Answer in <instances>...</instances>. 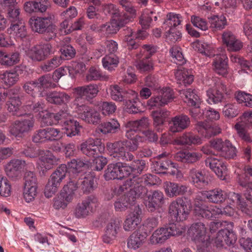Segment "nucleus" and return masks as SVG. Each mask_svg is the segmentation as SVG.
Instances as JSON below:
<instances>
[{"label":"nucleus","instance_id":"f257e3e1","mask_svg":"<svg viewBox=\"0 0 252 252\" xmlns=\"http://www.w3.org/2000/svg\"><path fill=\"white\" fill-rule=\"evenodd\" d=\"M138 146V138L135 137L131 140L123 139L113 143L108 142L106 144V148L113 159L130 162L133 159V155L131 152L136 151Z\"/></svg>","mask_w":252,"mask_h":252},{"label":"nucleus","instance_id":"f03ea898","mask_svg":"<svg viewBox=\"0 0 252 252\" xmlns=\"http://www.w3.org/2000/svg\"><path fill=\"white\" fill-rule=\"evenodd\" d=\"M82 153L89 158H96L94 161V169L101 170L107 163L106 158L100 156L105 150L104 144L101 139L89 138L80 145Z\"/></svg>","mask_w":252,"mask_h":252},{"label":"nucleus","instance_id":"7ed1b4c3","mask_svg":"<svg viewBox=\"0 0 252 252\" xmlns=\"http://www.w3.org/2000/svg\"><path fill=\"white\" fill-rule=\"evenodd\" d=\"M191 208L190 200L186 197H178L170 203L168 213L173 220L183 221L188 218Z\"/></svg>","mask_w":252,"mask_h":252},{"label":"nucleus","instance_id":"20e7f679","mask_svg":"<svg viewBox=\"0 0 252 252\" xmlns=\"http://www.w3.org/2000/svg\"><path fill=\"white\" fill-rule=\"evenodd\" d=\"M119 189L122 191L127 190L126 192L129 196L133 197L135 202L136 198H143L148 193L147 189L143 185L141 178L133 176L132 179L126 180Z\"/></svg>","mask_w":252,"mask_h":252},{"label":"nucleus","instance_id":"39448f33","mask_svg":"<svg viewBox=\"0 0 252 252\" xmlns=\"http://www.w3.org/2000/svg\"><path fill=\"white\" fill-rule=\"evenodd\" d=\"M174 97V91L172 89L169 87L163 88L159 91L158 95L151 97L148 101L147 104L150 109L159 108L171 102Z\"/></svg>","mask_w":252,"mask_h":252},{"label":"nucleus","instance_id":"423d86ee","mask_svg":"<svg viewBox=\"0 0 252 252\" xmlns=\"http://www.w3.org/2000/svg\"><path fill=\"white\" fill-rule=\"evenodd\" d=\"M73 93L75 95L74 100L81 99L84 101V99L90 101L94 98L99 92L97 85L90 84L89 85L77 87L73 89Z\"/></svg>","mask_w":252,"mask_h":252},{"label":"nucleus","instance_id":"0eeeda50","mask_svg":"<svg viewBox=\"0 0 252 252\" xmlns=\"http://www.w3.org/2000/svg\"><path fill=\"white\" fill-rule=\"evenodd\" d=\"M34 123L33 118L31 117L16 121L12 125L10 131L16 137H22L32 129Z\"/></svg>","mask_w":252,"mask_h":252},{"label":"nucleus","instance_id":"6e6552de","mask_svg":"<svg viewBox=\"0 0 252 252\" xmlns=\"http://www.w3.org/2000/svg\"><path fill=\"white\" fill-rule=\"evenodd\" d=\"M140 54H137L138 59L143 58L139 61L137 64V67L141 71H150L153 69V63L150 58L156 52V49L154 46L144 45L142 47V50L140 51Z\"/></svg>","mask_w":252,"mask_h":252},{"label":"nucleus","instance_id":"1a4fd4ad","mask_svg":"<svg viewBox=\"0 0 252 252\" xmlns=\"http://www.w3.org/2000/svg\"><path fill=\"white\" fill-rule=\"evenodd\" d=\"M147 198L145 206L148 212L152 213L160 211V209L164 202V195L161 191L154 190L147 194Z\"/></svg>","mask_w":252,"mask_h":252},{"label":"nucleus","instance_id":"9d476101","mask_svg":"<svg viewBox=\"0 0 252 252\" xmlns=\"http://www.w3.org/2000/svg\"><path fill=\"white\" fill-rule=\"evenodd\" d=\"M142 210L139 205L135 206L133 211L126 217L124 223V229L126 231L134 230L141 221Z\"/></svg>","mask_w":252,"mask_h":252},{"label":"nucleus","instance_id":"9b49d317","mask_svg":"<svg viewBox=\"0 0 252 252\" xmlns=\"http://www.w3.org/2000/svg\"><path fill=\"white\" fill-rule=\"evenodd\" d=\"M190 124L189 118L184 114L172 118L169 122V130L173 132H178L188 128Z\"/></svg>","mask_w":252,"mask_h":252},{"label":"nucleus","instance_id":"f8f14e48","mask_svg":"<svg viewBox=\"0 0 252 252\" xmlns=\"http://www.w3.org/2000/svg\"><path fill=\"white\" fill-rule=\"evenodd\" d=\"M80 176L75 175H69V181L64 185L62 192L64 194L63 197L67 202H70L73 198L75 191L79 189Z\"/></svg>","mask_w":252,"mask_h":252},{"label":"nucleus","instance_id":"ddd939ff","mask_svg":"<svg viewBox=\"0 0 252 252\" xmlns=\"http://www.w3.org/2000/svg\"><path fill=\"white\" fill-rule=\"evenodd\" d=\"M52 16L31 18L29 21V24L31 29L34 32L43 34L47 29L52 24Z\"/></svg>","mask_w":252,"mask_h":252},{"label":"nucleus","instance_id":"4468645a","mask_svg":"<svg viewBox=\"0 0 252 252\" xmlns=\"http://www.w3.org/2000/svg\"><path fill=\"white\" fill-rule=\"evenodd\" d=\"M121 227V222L119 219H111L106 226L105 234L103 237V241L106 243H109L115 240L120 231Z\"/></svg>","mask_w":252,"mask_h":252},{"label":"nucleus","instance_id":"2eb2a0df","mask_svg":"<svg viewBox=\"0 0 252 252\" xmlns=\"http://www.w3.org/2000/svg\"><path fill=\"white\" fill-rule=\"evenodd\" d=\"M25 164V160L16 158L11 159L5 167L6 175L11 179L16 180L20 175L21 170Z\"/></svg>","mask_w":252,"mask_h":252},{"label":"nucleus","instance_id":"dca6fc26","mask_svg":"<svg viewBox=\"0 0 252 252\" xmlns=\"http://www.w3.org/2000/svg\"><path fill=\"white\" fill-rule=\"evenodd\" d=\"M207 167H209L216 175L220 178H224L226 172V167L224 163L219 159L210 156L205 160Z\"/></svg>","mask_w":252,"mask_h":252},{"label":"nucleus","instance_id":"f3484780","mask_svg":"<svg viewBox=\"0 0 252 252\" xmlns=\"http://www.w3.org/2000/svg\"><path fill=\"white\" fill-rule=\"evenodd\" d=\"M79 189L83 193L89 194L93 192L97 188L95 177L91 173L80 176Z\"/></svg>","mask_w":252,"mask_h":252},{"label":"nucleus","instance_id":"a211bd4d","mask_svg":"<svg viewBox=\"0 0 252 252\" xmlns=\"http://www.w3.org/2000/svg\"><path fill=\"white\" fill-rule=\"evenodd\" d=\"M226 86L221 82H218L216 85V90L209 89L207 91L209 103H217L223 99V93L227 94Z\"/></svg>","mask_w":252,"mask_h":252},{"label":"nucleus","instance_id":"6ab92c4d","mask_svg":"<svg viewBox=\"0 0 252 252\" xmlns=\"http://www.w3.org/2000/svg\"><path fill=\"white\" fill-rule=\"evenodd\" d=\"M166 195L169 197L182 195L188 191V187L174 182H166L164 186Z\"/></svg>","mask_w":252,"mask_h":252},{"label":"nucleus","instance_id":"aec40b11","mask_svg":"<svg viewBox=\"0 0 252 252\" xmlns=\"http://www.w3.org/2000/svg\"><path fill=\"white\" fill-rule=\"evenodd\" d=\"M207 228L203 222H198L192 224L188 230L189 235L193 241L205 239Z\"/></svg>","mask_w":252,"mask_h":252},{"label":"nucleus","instance_id":"412c9836","mask_svg":"<svg viewBox=\"0 0 252 252\" xmlns=\"http://www.w3.org/2000/svg\"><path fill=\"white\" fill-rule=\"evenodd\" d=\"M228 58L226 55L221 54L217 55L214 62L215 72L222 76L226 75L228 73Z\"/></svg>","mask_w":252,"mask_h":252},{"label":"nucleus","instance_id":"4be33fe9","mask_svg":"<svg viewBox=\"0 0 252 252\" xmlns=\"http://www.w3.org/2000/svg\"><path fill=\"white\" fill-rule=\"evenodd\" d=\"M45 96L48 102L56 105L68 103L71 99L70 95L63 92L53 91L48 94L45 93Z\"/></svg>","mask_w":252,"mask_h":252},{"label":"nucleus","instance_id":"5701e85b","mask_svg":"<svg viewBox=\"0 0 252 252\" xmlns=\"http://www.w3.org/2000/svg\"><path fill=\"white\" fill-rule=\"evenodd\" d=\"M177 161L187 164H193L199 161L202 158V154L198 152L189 151L180 152L175 156Z\"/></svg>","mask_w":252,"mask_h":252},{"label":"nucleus","instance_id":"b1692460","mask_svg":"<svg viewBox=\"0 0 252 252\" xmlns=\"http://www.w3.org/2000/svg\"><path fill=\"white\" fill-rule=\"evenodd\" d=\"M133 198V197L129 196L126 192L119 196L114 203L115 211L123 212L129 208L134 203Z\"/></svg>","mask_w":252,"mask_h":252},{"label":"nucleus","instance_id":"393cba45","mask_svg":"<svg viewBox=\"0 0 252 252\" xmlns=\"http://www.w3.org/2000/svg\"><path fill=\"white\" fill-rule=\"evenodd\" d=\"M202 195L208 202L215 204L221 203L226 199L224 192L219 188L205 191Z\"/></svg>","mask_w":252,"mask_h":252},{"label":"nucleus","instance_id":"a878e982","mask_svg":"<svg viewBox=\"0 0 252 252\" xmlns=\"http://www.w3.org/2000/svg\"><path fill=\"white\" fill-rule=\"evenodd\" d=\"M198 131L202 133V135L208 139L214 136L221 132L220 128L216 126H210L203 122H198L196 124Z\"/></svg>","mask_w":252,"mask_h":252},{"label":"nucleus","instance_id":"bb28decb","mask_svg":"<svg viewBox=\"0 0 252 252\" xmlns=\"http://www.w3.org/2000/svg\"><path fill=\"white\" fill-rule=\"evenodd\" d=\"M189 177L191 179L195 186L198 188L201 189L208 184V181L206 180L205 175L201 170H197L195 168L189 170Z\"/></svg>","mask_w":252,"mask_h":252},{"label":"nucleus","instance_id":"cd10ccee","mask_svg":"<svg viewBox=\"0 0 252 252\" xmlns=\"http://www.w3.org/2000/svg\"><path fill=\"white\" fill-rule=\"evenodd\" d=\"M175 143L178 145L189 146L192 144H200L202 140L198 135L191 133H186L175 139Z\"/></svg>","mask_w":252,"mask_h":252},{"label":"nucleus","instance_id":"c85d7f7f","mask_svg":"<svg viewBox=\"0 0 252 252\" xmlns=\"http://www.w3.org/2000/svg\"><path fill=\"white\" fill-rule=\"evenodd\" d=\"M179 93L185 102L187 103L189 106L200 105V99L194 91L191 89L180 90Z\"/></svg>","mask_w":252,"mask_h":252},{"label":"nucleus","instance_id":"c756f323","mask_svg":"<svg viewBox=\"0 0 252 252\" xmlns=\"http://www.w3.org/2000/svg\"><path fill=\"white\" fill-rule=\"evenodd\" d=\"M23 89L26 93L33 97H35L37 95L43 97L45 94V91L39 90L36 79L26 82L23 85Z\"/></svg>","mask_w":252,"mask_h":252},{"label":"nucleus","instance_id":"7c9ffc66","mask_svg":"<svg viewBox=\"0 0 252 252\" xmlns=\"http://www.w3.org/2000/svg\"><path fill=\"white\" fill-rule=\"evenodd\" d=\"M175 75L178 83L181 85L186 86L190 85L193 81V75L188 69L185 68L177 70L175 72Z\"/></svg>","mask_w":252,"mask_h":252},{"label":"nucleus","instance_id":"2f4dec72","mask_svg":"<svg viewBox=\"0 0 252 252\" xmlns=\"http://www.w3.org/2000/svg\"><path fill=\"white\" fill-rule=\"evenodd\" d=\"M145 239L146 236L144 234L135 231L128 239L127 246L130 249L136 250L142 246Z\"/></svg>","mask_w":252,"mask_h":252},{"label":"nucleus","instance_id":"473e14b6","mask_svg":"<svg viewBox=\"0 0 252 252\" xmlns=\"http://www.w3.org/2000/svg\"><path fill=\"white\" fill-rule=\"evenodd\" d=\"M103 134H114L120 130V125L115 119H111L109 121L102 123L98 128Z\"/></svg>","mask_w":252,"mask_h":252},{"label":"nucleus","instance_id":"72a5a7b5","mask_svg":"<svg viewBox=\"0 0 252 252\" xmlns=\"http://www.w3.org/2000/svg\"><path fill=\"white\" fill-rule=\"evenodd\" d=\"M71 105L75 109L79 117L82 120H84L85 117L91 110L92 107L84 103V101H81V99L73 100L71 102Z\"/></svg>","mask_w":252,"mask_h":252},{"label":"nucleus","instance_id":"f704fd0d","mask_svg":"<svg viewBox=\"0 0 252 252\" xmlns=\"http://www.w3.org/2000/svg\"><path fill=\"white\" fill-rule=\"evenodd\" d=\"M20 61V55L18 52L6 54L0 50V63L6 66H12L17 63Z\"/></svg>","mask_w":252,"mask_h":252},{"label":"nucleus","instance_id":"c9c22d12","mask_svg":"<svg viewBox=\"0 0 252 252\" xmlns=\"http://www.w3.org/2000/svg\"><path fill=\"white\" fill-rule=\"evenodd\" d=\"M64 133L67 136L70 137L79 135L82 128V126L80 125L79 122L70 118L64 125Z\"/></svg>","mask_w":252,"mask_h":252},{"label":"nucleus","instance_id":"e433bc0d","mask_svg":"<svg viewBox=\"0 0 252 252\" xmlns=\"http://www.w3.org/2000/svg\"><path fill=\"white\" fill-rule=\"evenodd\" d=\"M8 33L14 34L17 38H23L27 35V32L24 23L18 21L15 23H11L10 28L7 30Z\"/></svg>","mask_w":252,"mask_h":252},{"label":"nucleus","instance_id":"4c0bfd02","mask_svg":"<svg viewBox=\"0 0 252 252\" xmlns=\"http://www.w3.org/2000/svg\"><path fill=\"white\" fill-rule=\"evenodd\" d=\"M170 238L168 229L166 227H161L156 230L151 237V242L154 244L163 243Z\"/></svg>","mask_w":252,"mask_h":252},{"label":"nucleus","instance_id":"58836bf2","mask_svg":"<svg viewBox=\"0 0 252 252\" xmlns=\"http://www.w3.org/2000/svg\"><path fill=\"white\" fill-rule=\"evenodd\" d=\"M67 171V165L62 164L51 174L49 180L56 184V185L60 186L61 183L66 176Z\"/></svg>","mask_w":252,"mask_h":252},{"label":"nucleus","instance_id":"ea45409f","mask_svg":"<svg viewBox=\"0 0 252 252\" xmlns=\"http://www.w3.org/2000/svg\"><path fill=\"white\" fill-rule=\"evenodd\" d=\"M68 169L70 170V175H75L78 176H81L83 175L81 174L82 168L85 166H87V164L85 163L80 158L72 159L67 162Z\"/></svg>","mask_w":252,"mask_h":252},{"label":"nucleus","instance_id":"a19ab883","mask_svg":"<svg viewBox=\"0 0 252 252\" xmlns=\"http://www.w3.org/2000/svg\"><path fill=\"white\" fill-rule=\"evenodd\" d=\"M85 79L87 82L96 80H107L109 77L102 74L101 71L96 67L92 66L86 75Z\"/></svg>","mask_w":252,"mask_h":252},{"label":"nucleus","instance_id":"79ce46f5","mask_svg":"<svg viewBox=\"0 0 252 252\" xmlns=\"http://www.w3.org/2000/svg\"><path fill=\"white\" fill-rule=\"evenodd\" d=\"M211 27L217 30H221L227 25L226 17L223 15H214L208 18Z\"/></svg>","mask_w":252,"mask_h":252},{"label":"nucleus","instance_id":"37998d69","mask_svg":"<svg viewBox=\"0 0 252 252\" xmlns=\"http://www.w3.org/2000/svg\"><path fill=\"white\" fill-rule=\"evenodd\" d=\"M119 172L120 165H118V162L109 164L105 171L104 178L106 180L120 179Z\"/></svg>","mask_w":252,"mask_h":252},{"label":"nucleus","instance_id":"c03bdc74","mask_svg":"<svg viewBox=\"0 0 252 252\" xmlns=\"http://www.w3.org/2000/svg\"><path fill=\"white\" fill-rule=\"evenodd\" d=\"M237 150L228 140L224 141L223 148L221 155L225 158L234 159L237 157Z\"/></svg>","mask_w":252,"mask_h":252},{"label":"nucleus","instance_id":"a18cd8bd","mask_svg":"<svg viewBox=\"0 0 252 252\" xmlns=\"http://www.w3.org/2000/svg\"><path fill=\"white\" fill-rule=\"evenodd\" d=\"M62 63V57L55 56L44 63L40 66V68L45 72H49L60 66Z\"/></svg>","mask_w":252,"mask_h":252},{"label":"nucleus","instance_id":"49530a36","mask_svg":"<svg viewBox=\"0 0 252 252\" xmlns=\"http://www.w3.org/2000/svg\"><path fill=\"white\" fill-rule=\"evenodd\" d=\"M239 184L243 188L246 199L252 204V181H248L247 178H241Z\"/></svg>","mask_w":252,"mask_h":252},{"label":"nucleus","instance_id":"de8ad7c7","mask_svg":"<svg viewBox=\"0 0 252 252\" xmlns=\"http://www.w3.org/2000/svg\"><path fill=\"white\" fill-rule=\"evenodd\" d=\"M36 80L40 91H44V89L55 88L57 86L56 84L52 82L50 74L42 75L36 79Z\"/></svg>","mask_w":252,"mask_h":252},{"label":"nucleus","instance_id":"09e8293b","mask_svg":"<svg viewBox=\"0 0 252 252\" xmlns=\"http://www.w3.org/2000/svg\"><path fill=\"white\" fill-rule=\"evenodd\" d=\"M51 117L55 125L59 124L64 126L69 119L70 116L66 110H61L57 113H52Z\"/></svg>","mask_w":252,"mask_h":252},{"label":"nucleus","instance_id":"8fccbe9b","mask_svg":"<svg viewBox=\"0 0 252 252\" xmlns=\"http://www.w3.org/2000/svg\"><path fill=\"white\" fill-rule=\"evenodd\" d=\"M41 165L47 170L52 168L57 161V158L51 153L48 152L47 154L39 158Z\"/></svg>","mask_w":252,"mask_h":252},{"label":"nucleus","instance_id":"3c124183","mask_svg":"<svg viewBox=\"0 0 252 252\" xmlns=\"http://www.w3.org/2000/svg\"><path fill=\"white\" fill-rule=\"evenodd\" d=\"M18 80L19 75L15 71H6L0 76V80L9 86L15 84Z\"/></svg>","mask_w":252,"mask_h":252},{"label":"nucleus","instance_id":"603ef678","mask_svg":"<svg viewBox=\"0 0 252 252\" xmlns=\"http://www.w3.org/2000/svg\"><path fill=\"white\" fill-rule=\"evenodd\" d=\"M240 111L238 105L235 103L225 104L222 109L223 114L225 117L228 118H233L236 117Z\"/></svg>","mask_w":252,"mask_h":252},{"label":"nucleus","instance_id":"864d4df0","mask_svg":"<svg viewBox=\"0 0 252 252\" xmlns=\"http://www.w3.org/2000/svg\"><path fill=\"white\" fill-rule=\"evenodd\" d=\"M169 52L172 57V62L179 65H182L186 63V60L180 47L173 46L170 49Z\"/></svg>","mask_w":252,"mask_h":252},{"label":"nucleus","instance_id":"5fc2aeb1","mask_svg":"<svg viewBox=\"0 0 252 252\" xmlns=\"http://www.w3.org/2000/svg\"><path fill=\"white\" fill-rule=\"evenodd\" d=\"M219 237H223L225 244L227 245L233 244L237 240V236L234 232L232 229L226 228L221 229L219 231Z\"/></svg>","mask_w":252,"mask_h":252},{"label":"nucleus","instance_id":"6e6d98bb","mask_svg":"<svg viewBox=\"0 0 252 252\" xmlns=\"http://www.w3.org/2000/svg\"><path fill=\"white\" fill-rule=\"evenodd\" d=\"M150 126V121L147 117H143L140 120L130 121L127 124V126L137 130L146 129Z\"/></svg>","mask_w":252,"mask_h":252},{"label":"nucleus","instance_id":"4d7b16f0","mask_svg":"<svg viewBox=\"0 0 252 252\" xmlns=\"http://www.w3.org/2000/svg\"><path fill=\"white\" fill-rule=\"evenodd\" d=\"M119 29L117 21L115 20H112L110 22L101 25L99 29L101 32H105L106 34L116 33Z\"/></svg>","mask_w":252,"mask_h":252},{"label":"nucleus","instance_id":"13d9d810","mask_svg":"<svg viewBox=\"0 0 252 252\" xmlns=\"http://www.w3.org/2000/svg\"><path fill=\"white\" fill-rule=\"evenodd\" d=\"M119 62L118 57L114 54L106 56L102 59L103 67L110 71L118 65Z\"/></svg>","mask_w":252,"mask_h":252},{"label":"nucleus","instance_id":"bf43d9fd","mask_svg":"<svg viewBox=\"0 0 252 252\" xmlns=\"http://www.w3.org/2000/svg\"><path fill=\"white\" fill-rule=\"evenodd\" d=\"M110 95L111 98L116 101H123L125 97L124 91L117 85H112L110 87Z\"/></svg>","mask_w":252,"mask_h":252},{"label":"nucleus","instance_id":"052dcab7","mask_svg":"<svg viewBox=\"0 0 252 252\" xmlns=\"http://www.w3.org/2000/svg\"><path fill=\"white\" fill-rule=\"evenodd\" d=\"M235 128L237 130L239 137L247 143H252V138L250 134L244 128L243 123H238L235 125Z\"/></svg>","mask_w":252,"mask_h":252},{"label":"nucleus","instance_id":"680f3d73","mask_svg":"<svg viewBox=\"0 0 252 252\" xmlns=\"http://www.w3.org/2000/svg\"><path fill=\"white\" fill-rule=\"evenodd\" d=\"M100 117L99 112L92 107L84 121L90 124L96 125L100 122Z\"/></svg>","mask_w":252,"mask_h":252},{"label":"nucleus","instance_id":"e2e57ef3","mask_svg":"<svg viewBox=\"0 0 252 252\" xmlns=\"http://www.w3.org/2000/svg\"><path fill=\"white\" fill-rule=\"evenodd\" d=\"M129 163L130 162H124L122 161L118 162V165H120V179L127 177L131 174H133Z\"/></svg>","mask_w":252,"mask_h":252},{"label":"nucleus","instance_id":"0e129e2a","mask_svg":"<svg viewBox=\"0 0 252 252\" xmlns=\"http://www.w3.org/2000/svg\"><path fill=\"white\" fill-rule=\"evenodd\" d=\"M133 174L138 173L140 174L146 168V162L142 159H135L133 156V159L130 161Z\"/></svg>","mask_w":252,"mask_h":252},{"label":"nucleus","instance_id":"69168bd1","mask_svg":"<svg viewBox=\"0 0 252 252\" xmlns=\"http://www.w3.org/2000/svg\"><path fill=\"white\" fill-rule=\"evenodd\" d=\"M62 60H70L75 57L76 50L70 45H65L61 49Z\"/></svg>","mask_w":252,"mask_h":252},{"label":"nucleus","instance_id":"338daca9","mask_svg":"<svg viewBox=\"0 0 252 252\" xmlns=\"http://www.w3.org/2000/svg\"><path fill=\"white\" fill-rule=\"evenodd\" d=\"M37 186L24 187V198L27 202L32 201L37 194Z\"/></svg>","mask_w":252,"mask_h":252},{"label":"nucleus","instance_id":"774afa93","mask_svg":"<svg viewBox=\"0 0 252 252\" xmlns=\"http://www.w3.org/2000/svg\"><path fill=\"white\" fill-rule=\"evenodd\" d=\"M194 242L196 244L197 250L198 252H209L211 250V243L209 237Z\"/></svg>","mask_w":252,"mask_h":252}]
</instances>
